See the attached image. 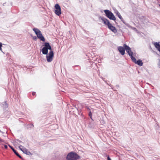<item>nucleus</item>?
I'll list each match as a JSON object with an SVG mask.
<instances>
[{
    "label": "nucleus",
    "mask_w": 160,
    "mask_h": 160,
    "mask_svg": "<svg viewBox=\"0 0 160 160\" xmlns=\"http://www.w3.org/2000/svg\"><path fill=\"white\" fill-rule=\"evenodd\" d=\"M35 94V92H34L32 93V95H34Z\"/></svg>",
    "instance_id": "26"
},
{
    "label": "nucleus",
    "mask_w": 160,
    "mask_h": 160,
    "mask_svg": "<svg viewBox=\"0 0 160 160\" xmlns=\"http://www.w3.org/2000/svg\"><path fill=\"white\" fill-rule=\"evenodd\" d=\"M6 107H8V105H7V104H6Z\"/></svg>",
    "instance_id": "28"
},
{
    "label": "nucleus",
    "mask_w": 160,
    "mask_h": 160,
    "mask_svg": "<svg viewBox=\"0 0 160 160\" xmlns=\"http://www.w3.org/2000/svg\"><path fill=\"white\" fill-rule=\"evenodd\" d=\"M154 45L158 51L160 52V42H155Z\"/></svg>",
    "instance_id": "11"
},
{
    "label": "nucleus",
    "mask_w": 160,
    "mask_h": 160,
    "mask_svg": "<svg viewBox=\"0 0 160 160\" xmlns=\"http://www.w3.org/2000/svg\"><path fill=\"white\" fill-rule=\"evenodd\" d=\"M107 160H111L109 156H108L107 157Z\"/></svg>",
    "instance_id": "24"
},
{
    "label": "nucleus",
    "mask_w": 160,
    "mask_h": 160,
    "mask_svg": "<svg viewBox=\"0 0 160 160\" xmlns=\"http://www.w3.org/2000/svg\"><path fill=\"white\" fill-rule=\"evenodd\" d=\"M54 12L57 15L59 16L61 14V9H55Z\"/></svg>",
    "instance_id": "14"
},
{
    "label": "nucleus",
    "mask_w": 160,
    "mask_h": 160,
    "mask_svg": "<svg viewBox=\"0 0 160 160\" xmlns=\"http://www.w3.org/2000/svg\"><path fill=\"white\" fill-rule=\"evenodd\" d=\"M19 148L20 149V150H21L22 151V150H23V149H25V148H24L22 146V145H20L19 146Z\"/></svg>",
    "instance_id": "17"
},
{
    "label": "nucleus",
    "mask_w": 160,
    "mask_h": 160,
    "mask_svg": "<svg viewBox=\"0 0 160 160\" xmlns=\"http://www.w3.org/2000/svg\"><path fill=\"white\" fill-rule=\"evenodd\" d=\"M22 152L28 155H32V154L31 153V152L28 151V149H26V148L25 149H23V150H22Z\"/></svg>",
    "instance_id": "12"
},
{
    "label": "nucleus",
    "mask_w": 160,
    "mask_h": 160,
    "mask_svg": "<svg viewBox=\"0 0 160 160\" xmlns=\"http://www.w3.org/2000/svg\"><path fill=\"white\" fill-rule=\"evenodd\" d=\"M108 28L114 33H116L117 32V30L115 27L112 25L110 23L108 25Z\"/></svg>",
    "instance_id": "6"
},
{
    "label": "nucleus",
    "mask_w": 160,
    "mask_h": 160,
    "mask_svg": "<svg viewBox=\"0 0 160 160\" xmlns=\"http://www.w3.org/2000/svg\"><path fill=\"white\" fill-rule=\"evenodd\" d=\"M33 30L34 32L36 35L40 32L39 30L36 28H33Z\"/></svg>",
    "instance_id": "15"
},
{
    "label": "nucleus",
    "mask_w": 160,
    "mask_h": 160,
    "mask_svg": "<svg viewBox=\"0 0 160 160\" xmlns=\"http://www.w3.org/2000/svg\"><path fill=\"white\" fill-rule=\"evenodd\" d=\"M55 8L56 9H61L60 7L58 4H57L55 5Z\"/></svg>",
    "instance_id": "16"
},
{
    "label": "nucleus",
    "mask_w": 160,
    "mask_h": 160,
    "mask_svg": "<svg viewBox=\"0 0 160 160\" xmlns=\"http://www.w3.org/2000/svg\"><path fill=\"white\" fill-rule=\"evenodd\" d=\"M124 47L125 48L126 50L129 55L130 57L131 58L132 61L135 63L137 60L133 56V52L131 51V48L126 44H124Z\"/></svg>",
    "instance_id": "3"
},
{
    "label": "nucleus",
    "mask_w": 160,
    "mask_h": 160,
    "mask_svg": "<svg viewBox=\"0 0 160 160\" xmlns=\"http://www.w3.org/2000/svg\"><path fill=\"white\" fill-rule=\"evenodd\" d=\"M100 61H101V60H98V62H99V63L100 62Z\"/></svg>",
    "instance_id": "27"
},
{
    "label": "nucleus",
    "mask_w": 160,
    "mask_h": 160,
    "mask_svg": "<svg viewBox=\"0 0 160 160\" xmlns=\"http://www.w3.org/2000/svg\"><path fill=\"white\" fill-rule=\"evenodd\" d=\"M100 18L101 19V20L102 21L103 23L106 25H108L110 23L109 21L106 18H104L100 17Z\"/></svg>",
    "instance_id": "8"
},
{
    "label": "nucleus",
    "mask_w": 160,
    "mask_h": 160,
    "mask_svg": "<svg viewBox=\"0 0 160 160\" xmlns=\"http://www.w3.org/2000/svg\"><path fill=\"white\" fill-rule=\"evenodd\" d=\"M16 141H17L16 142L17 143H18V142H20V143H22V142L20 140H17Z\"/></svg>",
    "instance_id": "20"
},
{
    "label": "nucleus",
    "mask_w": 160,
    "mask_h": 160,
    "mask_svg": "<svg viewBox=\"0 0 160 160\" xmlns=\"http://www.w3.org/2000/svg\"><path fill=\"white\" fill-rule=\"evenodd\" d=\"M159 133H160V132Z\"/></svg>",
    "instance_id": "30"
},
{
    "label": "nucleus",
    "mask_w": 160,
    "mask_h": 160,
    "mask_svg": "<svg viewBox=\"0 0 160 160\" xmlns=\"http://www.w3.org/2000/svg\"><path fill=\"white\" fill-rule=\"evenodd\" d=\"M4 146L6 149H7L8 148V146L7 145H5Z\"/></svg>",
    "instance_id": "25"
},
{
    "label": "nucleus",
    "mask_w": 160,
    "mask_h": 160,
    "mask_svg": "<svg viewBox=\"0 0 160 160\" xmlns=\"http://www.w3.org/2000/svg\"><path fill=\"white\" fill-rule=\"evenodd\" d=\"M0 132H1V130H0Z\"/></svg>",
    "instance_id": "29"
},
{
    "label": "nucleus",
    "mask_w": 160,
    "mask_h": 160,
    "mask_svg": "<svg viewBox=\"0 0 160 160\" xmlns=\"http://www.w3.org/2000/svg\"><path fill=\"white\" fill-rule=\"evenodd\" d=\"M118 49L122 55H124L125 54V50H126V49H125V48L124 46L123 47L122 46L118 47Z\"/></svg>",
    "instance_id": "5"
},
{
    "label": "nucleus",
    "mask_w": 160,
    "mask_h": 160,
    "mask_svg": "<svg viewBox=\"0 0 160 160\" xmlns=\"http://www.w3.org/2000/svg\"><path fill=\"white\" fill-rule=\"evenodd\" d=\"M80 158L78 154L73 152H71L68 154L66 157L67 160H77Z\"/></svg>",
    "instance_id": "2"
},
{
    "label": "nucleus",
    "mask_w": 160,
    "mask_h": 160,
    "mask_svg": "<svg viewBox=\"0 0 160 160\" xmlns=\"http://www.w3.org/2000/svg\"><path fill=\"white\" fill-rule=\"evenodd\" d=\"M9 147L12 149L14 153L19 158L22 159V157L11 146L8 145Z\"/></svg>",
    "instance_id": "9"
},
{
    "label": "nucleus",
    "mask_w": 160,
    "mask_h": 160,
    "mask_svg": "<svg viewBox=\"0 0 160 160\" xmlns=\"http://www.w3.org/2000/svg\"><path fill=\"white\" fill-rule=\"evenodd\" d=\"M34 127L33 125L32 124H31L30 125V127L31 128H32Z\"/></svg>",
    "instance_id": "23"
},
{
    "label": "nucleus",
    "mask_w": 160,
    "mask_h": 160,
    "mask_svg": "<svg viewBox=\"0 0 160 160\" xmlns=\"http://www.w3.org/2000/svg\"><path fill=\"white\" fill-rule=\"evenodd\" d=\"M89 115L91 119H92V114L90 111L89 112Z\"/></svg>",
    "instance_id": "18"
},
{
    "label": "nucleus",
    "mask_w": 160,
    "mask_h": 160,
    "mask_svg": "<svg viewBox=\"0 0 160 160\" xmlns=\"http://www.w3.org/2000/svg\"><path fill=\"white\" fill-rule=\"evenodd\" d=\"M104 12L106 16L110 20L115 21L116 19V18L113 13L108 10H105Z\"/></svg>",
    "instance_id": "4"
},
{
    "label": "nucleus",
    "mask_w": 160,
    "mask_h": 160,
    "mask_svg": "<svg viewBox=\"0 0 160 160\" xmlns=\"http://www.w3.org/2000/svg\"><path fill=\"white\" fill-rule=\"evenodd\" d=\"M2 43L0 42V50L2 52Z\"/></svg>",
    "instance_id": "19"
},
{
    "label": "nucleus",
    "mask_w": 160,
    "mask_h": 160,
    "mask_svg": "<svg viewBox=\"0 0 160 160\" xmlns=\"http://www.w3.org/2000/svg\"><path fill=\"white\" fill-rule=\"evenodd\" d=\"M158 67L160 68V59H159V62L158 64Z\"/></svg>",
    "instance_id": "21"
},
{
    "label": "nucleus",
    "mask_w": 160,
    "mask_h": 160,
    "mask_svg": "<svg viewBox=\"0 0 160 160\" xmlns=\"http://www.w3.org/2000/svg\"><path fill=\"white\" fill-rule=\"evenodd\" d=\"M37 36L38 38L40 40L44 42L45 41V39L44 37L42 35V34L41 33V32L40 31V32H39L38 34H37Z\"/></svg>",
    "instance_id": "7"
},
{
    "label": "nucleus",
    "mask_w": 160,
    "mask_h": 160,
    "mask_svg": "<svg viewBox=\"0 0 160 160\" xmlns=\"http://www.w3.org/2000/svg\"><path fill=\"white\" fill-rule=\"evenodd\" d=\"M115 13L117 14L118 17V18L121 19V21L125 25H127V23H126L125 21H124L123 18L121 16L120 13L118 12V11H116L115 12Z\"/></svg>",
    "instance_id": "10"
},
{
    "label": "nucleus",
    "mask_w": 160,
    "mask_h": 160,
    "mask_svg": "<svg viewBox=\"0 0 160 160\" xmlns=\"http://www.w3.org/2000/svg\"><path fill=\"white\" fill-rule=\"evenodd\" d=\"M33 39L35 40H36L37 39V38L36 36H34L33 37Z\"/></svg>",
    "instance_id": "22"
},
{
    "label": "nucleus",
    "mask_w": 160,
    "mask_h": 160,
    "mask_svg": "<svg viewBox=\"0 0 160 160\" xmlns=\"http://www.w3.org/2000/svg\"><path fill=\"white\" fill-rule=\"evenodd\" d=\"M135 64H137L140 66H142L143 64V63L142 61L140 59H139L135 63Z\"/></svg>",
    "instance_id": "13"
},
{
    "label": "nucleus",
    "mask_w": 160,
    "mask_h": 160,
    "mask_svg": "<svg viewBox=\"0 0 160 160\" xmlns=\"http://www.w3.org/2000/svg\"><path fill=\"white\" fill-rule=\"evenodd\" d=\"M48 50H50L48 55L46 56V58L48 62H51L53 60V57L54 56V53L52 50L51 46L49 43L47 42L44 43V47L42 50V53L43 54L47 55L48 53Z\"/></svg>",
    "instance_id": "1"
}]
</instances>
